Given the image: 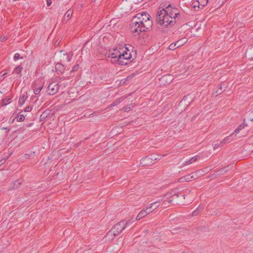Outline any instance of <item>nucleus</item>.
<instances>
[{
    "instance_id": "1",
    "label": "nucleus",
    "mask_w": 253,
    "mask_h": 253,
    "mask_svg": "<svg viewBox=\"0 0 253 253\" xmlns=\"http://www.w3.org/2000/svg\"><path fill=\"white\" fill-rule=\"evenodd\" d=\"M153 22L150 20L144 22V19H132L130 27L133 33L139 34L141 32L150 31L152 28Z\"/></svg>"
},
{
    "instance_id": "2",
    "label": "nucleus",
    "mask_w": 253,
    "mask_h": 253,
    "mask_svg": "<svg viewBox=\"0 0 253 253\" xmlns=\"http://www.w3.org/2000/svg\"><path fill=\"white\" fill-rule=\"evenodd\" d=\"M156 21L157 24L166 28L169 26L173 27L177 23L176 18L170 17L164 13L160 10H158L156 15Z\"/></svg>"
},
{
    "instance_id": "3",
    "label": "nucleus",
    "mask_w": 253,
    "mask_h": 253,
    "mask_svg": "<svg viewBox=\"0 0 253 253\" xmlns=\"http://www.w3.org/2000/svg\"><path fill=\"white\" fill-rule=\"evenodd\" d=\"M73 56L72 51L68 53L65 52L63 50H59L55 52L54 58L57 61L61 63H68L71 61Z\"/></svg>"
},
{
    "instance_id": "4",
    "label": "nucleus",
    "mask_w": 253,
    "mask_h": 253,
    "mask_svg": "<svg viewBox=\"0 0 253 253\" xmlns=\"http://www.w3.org/2000/svg\"><path fill=\"white\" fill-rule=\"evenodd\" d=\"M158 10H161L164 13V15L166 14L170 17L176 18L177 22L181 17V15L177 12V9L172 7L170 4H169L165 8H162L161 7H160Z\"/></svg>"
},
{
    "instance_id": "5",
    "label": "nucleus",
    "mask_w": 253,
    "mask_h": 253,
    "mask_svg": "<svg viewBox=\"0 0 253 253\" xmlns=\"http://www.w3.org/2000/svg\"><path fill=\"white\" fill-rule=\"evenodd\" d=\"M132 222L129 220L125 219L122 220L120 222L117 223L112 227V229L117 236H118L128 225H130Z\"/></svg>"
},
{
    "instance_id": "6",
    "label": "nucleus",
    "mask_w": 253,
    "mask_h": 253,
    "mask_svg": "<svg viewBox=\"0 0 253 253\" xmlns=\"http://www.w3.org/2000/svg\"><path fill=\"white\" fill-rule=\"evenodd\" d=\"M180 196L185 198V194H180ZM180 195L176 193L174 191H172L170 192H168L165 194L162 199V201L164 202L168 201L169 203L173 204V200L178 198Z\"/></svg>"
},
{
    "instance_id": "7",
    "label": "nucleus",
    "mask_w": 253,
    "mask_h": 253,
    "mask_svg": "<svg viewBox=\"0 0 253 253\" xmlns=\"http://www.w3.org/2000/svg\"><path fill=\"white\" fill-rule=\"evenodd\" d=\"M121 52L117 49H113L110 51L108 55V58L110 59V61L114 64H118L119 62H121L122 58L120 56Z\"/></svg>"
},
{
    "instance_id": "8",
    "label": "nucleus",
    "mask_w": 253,
    "mask_h": 253,
    "mask_svg": "<svg viewBox=\"0 0 253 253\" xmlns=\"http://www.w3.org/2000/svg\"><path fill=\"white\" fill-rule=\"evenodd\" d=\"M126 49L127 51L121 52V54H120V56H121L120 58H122V59L121 62H119V65H126L128 64L129 60L131 58V53L129 52V50L126 48Z\"/></svg>"
},
{
    "instance_id": "9",
    "label": "nucleus",
    "mask_w": 253,
    "mask_h": 253,
    "mask_svg": "<svg viewBox=\"0 0 253 253\" xmlns=\"http://www.w3.org/2000/svg\"><path fill=\"white\" fill-rule=\"evenodd\" d=\"M60 85L56 82H52L49 84L47 87L46 91L47 94L53 95L56 94L59 90Z\"/></svg>"
},
{
    "instance_id": "10",
    "label": "nucleus",
    "mask_w": 253,
    "mask_h": 253,
    "mask_svg": "<svg viewBox=\"0 0 253 253\" xmlns=\"http://www.w3.org/2000/svg\"><path fill=\"white\" fill-rule=\"evenodd\" d=\"M208 3V0H194L192 2V5L195 10L203 8Z\"/></svg>"
},
{
    "instance_id": "11",
    "label": "nucleus",
    "mask_w": 253,
    "mask_h": 253,
    "mask_svg": "<svg viewBox=\"0 0 253 253\" xmlns=\"http://www.w3.org/2000/svg\"><path fill=\"white\" fill-rule=\"evenodd\" d=\"M173 80L172 77L170 75H165L160 79L161 84L164 85L169 84L171 83Z\"/></svg>"
},
{
    "instance_id": "12",
    "label": "nucleus",
    "mask_w": 253,
    "mask_h": 253,
    "mask_svg": "<svg viewBox=\"0 0 253 253\" xmlns=\"http://www.w3.org/2000/svg\"><path fill=\"white\" fill-rule=\"evenodd\" d=\"M55 70L57 74L59 75H61L64 72L65 67L63 63L57 62L55 65Z\"/></svg>"
},
{
    "instance_id": "13",
    "label": "nucleus",
    "mask_w": 253,
    "mask_h": 253,
    "mask_svg": "<svg viewBox=\"0 0 253 253\" xmlns=\"http://www.w3.org/2000/svg\"><path fill=\"white\" fill-rule=\"evenodd\" d=\"M140 165L142 167H148L152 165L153 164L149 157L147 156L140 160Z\"/></svg>"
},
{
    "instance_id": "14",
    "label": "nucleus",
    "mask_w": 253,
    "mask_h": 253,
    "mask_svg": "<svg viewBox=\"0 0 253 253\" xmlns=\"http://www.w3.org/2000/svg\"><path fill=\"white\" fill-rule=\"evenodd\" d=\"M113 231H114L111 228V230L107 232V233L106 234L104 237L106 241H112L114 239V237L117 236L116 234H115V232H113Z\"/></svg>"
},
{
    "instance_id": "15",
    "label": "nucleus",
    "mask_w": 253,
    "mask_h": 253,
    "mask_svg": "<svg viewBox=\"0 0 253 253\" xmlns=\"http://www.w3.org/2000/svg\"><path fill=\"white\" fill-rule=\"evenodd\" d=\"M150 17H151V16L149 14H145V16H144V15L140 14V13H138V14H136L134 17H133L132 19H136L139 20V19L143 18L144 22H145L146 20L147 21L150 20Z\"/></svg>"
},
{
    "instance_id": "16",
    "label": "nucleus",
    "mask_w": 253,
    "mask_h": 253,
    "mask_svg": "<svg viewBox=\"0 0 253 253\" xmlns=\"http://www.w3.org/2000/svg\"><path fill=\"white\" fill-rule=\"evenodd\" d=\"M245 119L243 120V123L241 125H239L237 128L234 130V131L233 133H234V136H235L237 134L239 133V132L243 129L246 126H247L246 124L245 123Z\"/></svg>"
},
{
    "instance_id": "17",
    "label": "nucleus",
    "mask_w": 253,
    "mask_h": 253,
    "mask_svg": "<svg viewBox=\"0 0 253 253\" xmlns=\"http://www.w3.org/2000/svg\"><path fill=\"white\" fill-rule=\"evenodd\" d=\"M43 85H38L37 84L34 85H33V87L34 89V92L35 94H39L41 91L42 89L43 88Z\"/></svg>"
},
{
    "instance_id": "18",
    "label": "nucleus",
    "mask_w": 253,
    "mask_h": 253,
    "mask_svg": "<svg viewBox=\"0 0 253 253\" xmlns=\"http://www.w3.org/2000/svg\"><path fill=\"white\" fill-rule=\"evenodd\" d=\"M234 136V133H232L229 135L228 136H227L226 137L224 138V139L219 142V146H223L224 144H225L226 143H228L229 142V139L231 137L233 138Z\"/></svg>"
},
{
    "instance_id": "19",
    "label": "nucleus",
    "mask_w": 253,
    "mask_h": 253,
    "mask_svg": "<svg viewBox=\"0 0 253 253\" xmlns=\"http://www.w3.org/2000/svg\"><path fill=\"white\" fill-rule=\"evenodd\" d=\"M195 179L196 178L195 177H194L193 175H191L190 174H187L186 175H185L180 178L181 182H184V181H190L192 179Z\"/></svg>"
},
{
    "instance_id": "20",
    "label": "nucleus",
    "mask_w": 253,
    "mask_h": 253,
    "mask_svg": "<svg viewBox=\"0 0 253 253\" xmlns=\"http://www.w3.org/2000/svg\"><path fill=\"white\" fill-rule=\"evenodd\" d=\"M27 97H28V96L27 95L26 93L25 94H24L22 96H21L19 98V100H18L19 106H22L24 104Z\"/></svg>"
},
{
    "instance_id": "21",
    "label": "nucleus",
    "mask_w": 253,
    "mask_h": 253,
    "mask_svg": "<svg viewBox=\"0 0 253 253\" xmlns=\"http://www.w3.org/2000/svg\"><path fill=\"white\" fill-rule=\"evenodd\" d=\"M200 158V156L199 155H196L194 157H193L190 160L186 161L184 164V165H188L189 164H191L192 163L196 162Z\"/></svg>"
},
{
    "instance_id": "22",
    "label": "nucleus",
    "mask_w": 253,
    "mask_h": 253,
    "mask_svg": "<svg viewBox=\"0 0 253 253\" xmlns=\"http://www.w3.org/2000/svg\"><path fill=\"white\" fill-rule=\"evenodd\" d=\"M147 214V211H145V209L142 210L138 214L137 216L136 217V220H139L142 218L145 217Z\"/></svg>"
},
{
    "instance_id": "23",
    "label": "nucleus",
    "mask_w": 253,
    "mask_h": 253,
    "mask_svg": "<svg viewBox=\"0 0 253 253\" xmlns=\"http://www.w3.org/2000/svg\"><path fill=\"white\" fill-rule=\"evenodd\" d=\"M203 210V207L201 205H199V206L197 208V209L194 211L192 213V215L193 216H196L199 213H200Z\"/></svg>"
},
{
    "instance_id": "24",
    "label": "nucleus",
    "mask_w": 253,
    "mask_h": 253,
    "mask_svg": "<svg viewBox=\"0 0 253 253\" xmlns=\"http://www.w3.org/2000/svg\"><path fill=\"white\" fill-rule=\"evenodd\" d=\"M11 97L9 96H6L5 98L1 100V106H4L8 104L11 102Z\"/></svg>"
},
{
    "instance_id": "25",
    "label": "nucleus",
    "mask_w": 253,
    "mask_h": 253,
    "mask_svg": "<svg viewBox=\"0 0 253 253\" xmlns=\"http://www.w3.org/2000/svg\"><path fill=\"white\" fill-rule=\"evenodd\" d=\"M23 68V67L21 65H19L18 66H16L13 72V73H16L18 75H20L19 77H21V73L22 71Z\"/></svg>"
},
{
    "instance_id": "26",
    "label": "nucleus",
    "mask_w": 253,
    "mask_h": 253,
    "mask_svg": "<svg viewBox=\"0 0 253 253\" xmlns=\"http://www.w3.org/2000/svg\"><path fill=\"white\" fill-rule=\"evenodd\" d=\"M157 204V202H153V203L150 204V205H149V206L147 207H146L145 209H144L145 211H147V214L153 211V210H152V207L153 205H155Z\"/></svg>"
},
{
    "instance_id": "27",
    "label": "nucleus",
    "mask_w": 253,
    "mask_h": 253,
    "mask_svg": "<svg viewBox=\"0 0 253 253\" xmlns=\"http://www.w3.org/2000/svg\"><path fill=\"white\" fill-rule=\"evenodd\" d=\"M186 42L187 41L186 39L184 38L174 42L176 45V47H179L183 45L185 43H186Z\"/></svg>"
},
{
    "instance_id": "28",
    "label": "nucleus",
    "mask_w": 253,
    "mask_h": 253,
    "mask_svg": "<svg viewBox=\"0 0 253 253\" xmlns=\"http://www.w3.org/2000/svg\"><path fill=\"white\" fill-rule=\"evenodd\" d=\"M22 111H20L19 113L17 115L16 119L18 122H23L25 119V116L23 114H20Z\"/></svg>"
},
{
    "instance_id": "29",
    "label": "nucleus",
    "mask_w": 253,
    "mask_h": 253,
    "mask_svg": "<svg viewBox=\"0 0 253 253\" xmlns=\"http://www.w3.org/2000/svg\"><path fill=\"white\" fill-rule=\"evenodd\" d=\"M22 180L18 179L13 183V188H18L22 183Z\"/></svg>"
},
{
    "instance_id": "30",
    "label": "nucleus",
    "mask_w": 253,
    "mask_h": 253,
    "mask_svg": "<svg viewBox=\"0 0 253 253\" xmlns=\"http://www.w3.org/2000/svg\"><path fill=\"white\" fill-rule=\"evenodd\" d=\"M73 12L71 10H68L64 15V20L67 18V20H68L71 17Z\"/></svg>"
},
{
    "instance_id": "31",
    "label": "nucleus",
    "mask_w": 253,
    "mask_h": 253,
    "mask_svg": "<svg viewBox=\"0 0 253 253\" xmlns=\"http://www.w3.org/2000/svg\"><path fill=\"white\" fill-rule=\"evenodd\" d=\"M79 64H76L75 65V66H73L72 70L70 72V74H72L73 73H74V72H76L78 70V69H79Z\"/></svg>"
},
{
    "instance_id": "32",
    "label": "nucleus",
    "mask_w": 253,
    "mask_h": 253,
    "mask_svg": "<svg viewBox=\"0 0 253 253\" xmlns=\"http://www.w3.org/2000/svg\"><path fill=\"white\" fill-rule=\"evenodd\" d=\"M123 100H124V98L123 97H120V98L117 99L116 100H115L113 102V103L115 105V106H117L118 104H119Z\"/></svg>"
},
{
    "instance_id": "33",
    "label": "nucleus",
    "mask_w": 253,
    "mask_h": 253,
    "mask_svg": "<svg viewBox=\"0 0 253 253\" xmlns=\"http://www.w3.org/2000/svg\"><path fill=\"white\" fill-rule=\"evenodd\" d=\"M152 161V164H154V162L157 160V156L155 154H151L148 156Z\"/></svg>"
},
{
    "instance_id": "34",
    "label": "nucleus",
    "mask_w": 253,
    "mask_h": 253,
    "mask_svg": "<svg viewBox=\"0 0 253 253\" xmlns=\"http://www.w3.org/2000/svg\"><path fill=\"white\" fill-rule=\"evenodd\" d=\"M176 48H177V47H176L175 42L171 43L169 46V49L171 50H173L175 49Z\"/></svg>"
},
{
    "instance_id": "35",
    "label": "nucleus",
    "mask_w": 253,
    "mask_h": 253,
    "mask_svg": "<svg viewBox=\"0 0 253 253\" xmlns=\"http://www.w3.org/2000/svg\"><path fill=\"white\" fill-rule=\"evenodd\" d=\"M23 58V57H20V55L19 53H16L14 54V57H13V59L15 61H17L18 60L19 58Z\"/></svg>"
},
{
    "instance_id": "36",
    "label": "nucleus",
    "mask_w": 253,
    "mask_h": 253,
    "mask_svg": "<svg viewBox=\"0 0 253 253\" xmlns=\"http://www.w3.org/2000/svg\"><path fill=\"white\" fill-rule=\"evenodd\" d=\"M227 167H224L219 169V172L220 173H224L226 172H227L228 170V169H227Z\"/></svg>"
},
{
    "instance_id": "37",
    "label": "nucleus",
    "mask_w": 253,
    "mask_h": 253,
    "mask_svg": "<svg viewBox=\"0 0 253 253\" xmlns=\"http://www.w3.org/2000/svg\"><path fill=\"white\" fill-rule=\"evenodd\" d=\"M88 138H89L88 137H86L83 141H80L79 142L77 143L76 144H75V145H74L75 147L76 148L78 147L79 146H80L81 145V144L82 143V142L83 141H84L87 140Z\"/></svg>"
},
{
    "instance_id": "38",
    "label": "nucleus",
    "mask_w": 253,
    "mask_h": 253,
    "mask_svg": "<svg viewBox=\"0 0 253 253\" xmlns=\"http://www.w3.org/2000/svg\"><path fill=\"white\" fill-rule=\"evenodd\" d=\"M32 110V107L31 106H27L25 108V112H30Z\"/></svg>"
},
{
    "instance_id": "39",
    "label": "nucleus",
    "mask_w": 253,
    "mask_h": 253,
    "mask_svg": "<svg viewBox=\"0 0 253 253\" xmlns=\"http://www.w3.org/2000/svg\"><path fill=\"white\" fill-rule=\"evenodd\" d=\"M7 73L6 72H4V71H2L0 72V77H3L4 78V77L7 75Z\"/></svg>"
},
{
    "instance_id": "40",
    "label": "nucleus",
    "mask_w": 253,
    "mask_h": 253,
    "mask_svg": "<svg viewBox=\"0 0 253 253\" xmlns=\"http://www.w3.org/2000/svg\"><path fill=\"white\" fill-rule=\"evenodd\" d=\"M56 80L57 81L61 82L65 80V78L64 77H58V78Z\"/></svg>"
},
{
    "instance_id": "41",
    "label": "nucleus",
    "mask_w": 253,
    "mask_h": 253,
    "mask_svg": "<svg viewBox=\"0 0 253 253\" xmlns=\"http://www.w3.org/2000/svg\"><path fill=\"white\" fill-rule=\"evenodd\" d=\"M157 202V204L155 205H153V207H152V210L154 211L155 210H156L159 206V204L158 203V202Z\"/></svg>"
},
{
    "instance_id": "42",
    "label": "nucleus",
    "mask_w": 253,
    "mask_h": 253,
    "mask_svg": "<svg viewBox=\"0 0 253 253\" xmlns=\"http://www.w3.org/2000/svg\"><path fill=\"white\" fill-rule=\"evenodd\" d=\"M130 108L129 107H127V106H125L123 108V110H124L125 111H128L129 110H130Z\"/></svg>"
},
{
    "instance_id": "43",
    "label": "nucleus",
    "mask_w": 253,
    "mask_h": 253,
    "mask_svg": "<svg viewBox=\"0 0 253 253\" xmlns=\"http://www.w3.org/2000/svg\"><path fill=\"white\" fill-rule=\"evenodd\" d=\"M23 157L26 159H28L30 157V155L29 154H25Z\"/></svg>"
},
{
    "instance_id": "44",
    "label": "nucleus",
    "mask_w": 253,
    "mask_h": 253,
    "mask_svg": "<svg viewBox=\"0 0 253 253\" xmlns=\"http://www.w3.org/2000/svg\"><path fill=\"white\" fill-rule=\"evenodd\" d=\"M222 92H223V90H222V89L221 88V89H220L219 88V89H218L215 91V93H216L217 94H221Z\"/></svg>"
},
{
    "instance_id": "45",
    "label": "nucleus",
    "mask_w": 253,
    "mask_h": 253,
    "mask_svg": "<svg viewBox=\"0 0 253 253\" xmlns=\"http://www.w3.org/2000/svg\"><path fill=\"white\" fill-rule=\"evenodd\" d=\"M46 3L47 6H50L52 4V0H47Z\"/></svg>"
},
{
    "instance_id": "46",
    "label": "nucleus",
    "mask_w": 253,
    "mask_h": 253,
    "mask_svg": "<svg viewBox=\"0 0 253 253\" xmlns=\"http://www.w3.org/2000/svg\"><path fill=\"white\" fill-rule=\"evenodd\" d=\"M222 146H219V144H214V146L213 147V149H217L219 147H222Z\"/></svg>"
},
{
    "instance_id": "47",
    "label": "nucleus",
    "mask_w": 253,
    "mask_h": 253,
    "mask_svg": "<svg viewBox=\"0 0 253 253\" xmlns=\"http://www.w3.org/2000/svg\"><path fill=\"white\" fill-rule=\"evenodd\" d=\"M6 39H7V38H6V37H5V36H3V37H1V42H4V41H5Z\"/></svg>"
},
{
    "instance_id": "48",
    "label": "nucleus",
    "mask_w": 253,
    "mask_h": 253,
    "mask_svg": "<svg viewBox=\"0 0 253 253\" xmlns=\"http://www.w3.org/2000/svg\"><path fill=\"white\" fill-rule=\"evenodd\" d=\"M162 156L161 155H158L157 156V160L156 161H159L162 158Z\"/></svg>"
},
{
    "instance_id": "49",
    "label": "nucleus",
    "mask_w": 253,
    "mask_h": 253,
    "mask_svg": "<svg viewBox=\"0 0 253 253\" xmlns=\"http://www.w3.org/2000/svg\"><path fill=\"white\" fill-rule=\"evenodd\" d=\"M145 14H148L146 12H142L141 13H140V14L144 15V16H145Z\"/></svg>"
},
{
    "instance_id": "50",
    "label": "nucleus",
    "mask_w": 253,
    "mask_h": 253,
    "mask_svg": "<svg viewBox=\"0 0 253 253\" xmlns=\"http://www.w3.org/2000/svg\"><path fill=\"white\" fill-rule=\"evenodd\" d=\"M2 129H5V130H6V129H8V131H9V129H8V127H3L2 128Z\"/></svg>"
},
{
    "instance_id": "51",
    "label": "nucleus",
    "mask_w": 253,
    "mask_h": 253,
    "mask_svg": "<svg viewBox=\"0 0 253 253\" xmlns=\"http://www.w3.org/2000/svg\"><path fill=\"white\" fill-rule=\"evenodd\" d=\"M115 106V105L114 104V103H113L111 105H110L109 107H113Z\"/></svg>"
},
{
    "instance_id": "52",
    "label": "nucleus",
    "mask_w": 253,
    "mask_h": 253,
    "mask_svg": "<svg viewBox=\"0 0 253 253\" xmlns=\"http://www.w3.org/2000/svg\"><path fill=\"white\" fill-rule=\"evenodd\" d=\"M220 89H221V88L222 89V85L221 84L219 88Z\"/></svg>"
},
{
    "instance_id": "53",
    "label": "nucleus",
    "mask_w": 253,
    "mask_h": 253,
    "mask_svg": "<svg viewBox=\"0 0 253 253\" xmlns=\"http://www.w3.org/2000/svg\"><path fill=\"white\" fill-rule=\"evenodd\" d=\"M35 154V152H31L30 153V154Z\"/></svg>"
},
{
    "instance_id": "54",
    "label": "nucleus",
    "mask_w": 253,
    "mask_h": 253,
    "mask_svg": "<svg viewBox=\"0 0 253 253\" xmlns=\"http://www.w3.org/2000/svg\"><path fill=\"white\" fill-rule=\"evenodd\" d=\"M250 120H251V121H252V122H253V118H252V119H250Z\"/></svg>"
},
{
    "instance_id": "55",
    "label": "nucleus",
    "mask_w": 253,
    "mask_h": 253,
    "mask_svg": "<svg viewBox=\"0 0 253 253\" xmlns=\"http://www.w3.org/2000/svg\"><path fill=\"white\" fill-rule=\"evenodd\" d=\"M204 2L203 1L202 2H201V3H203Z\"/></svg>"
},
{
    "instance_id": "56",
    "label": "nucleus",
    "mask_w": 253,
    "mask_h": 253,
    "mask_svg": "<svg viewBox=\"0 0 253 253\" xmlns=\"http://www.w3.org/2000/svg\"><path fill=\"white\" fill-rule=\"evenodd\" d=\"M252 113H253V111L252 112Z\"/></svg>"
}]
</instances>
